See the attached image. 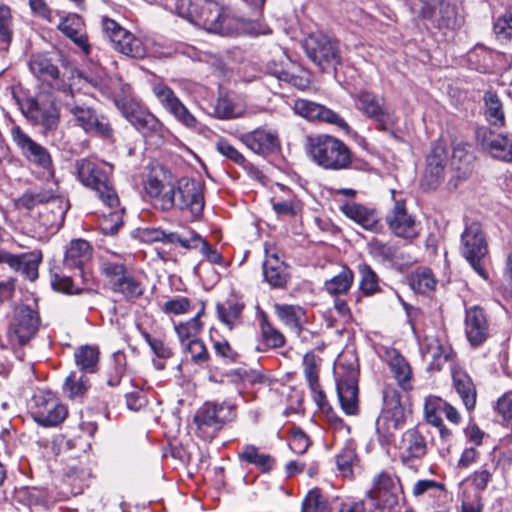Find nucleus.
I'll use <instances>...</instances> for the list:
<instances>
[{
  "label": "nucleus",
  "instance_id": "1",
  "mask_svg": "<svg viewBox=\"0 0 512 512\" xmlns=\"http://www.w3.org/2000/svg\"><path fill=\"white\" fill-rule=\"evenodd\" d=\"M59 88V103L72 116L75 126L80 127L87 134L103 139L113 137L114 130L109 119L91 107L82 92L73 90L70 84L60 85Z\"/></svg>",
  "mask_w": 512,
  "mask_h": 512
},
{
  "label": "nucleus",
  "instance_id": "2",
  "mask_svg": "<svg viewBox=\"0 0 512 512\" xmlns=\"http://www.w3.org/2000/svg\"><path fill=\"white\" fill-rule=\"evenodd\" d=\"M176 10L179 16L207 32L220 35L234 32V20L228 16L224 7L213 0H180Z\"/></svg>",
  "mask_w": 512,
  "mask_h": 512
},
{
  "label": "nucleus",
  "instance_id": "3",
  "mask_svg": "<svg viewBox=\"0 0 512 512\" xmlns=\"http://www.w3.org/2000/svg\"><path fill=\"white\" fill-rule=\"evenodd\" d=\"M307 154L318 166L339 171L348 169L352 164V152L340 139L320 134L307 138Z\"/></svg>",
  "mask_w": 512,
  "mask_h": 512
},
{
  "label": "nucleus",
  "instance_id": "4",
  "mask_svg": "<svg viewBox=\"0 0 512 512\" xmlns=\"http://www.w3.org/2000/svg\"><path fill=\"white\" fill-rule=\"evenodd\" d=\"M79 181L94 190L107 207L117 206L119 197L113 187L111 175L113 166L106 162L81 159L76 163Z\"/></svg>",
  "mask_w": 512,
  "mask_h": 512
},
{
  "label": "nucleus",
  "instance_id": "5",
  "mask_svg": "<svg viewBox=\"0 0 512 512\" xmlns=\"http://www.w3.org/2000/svg\"><path fill=\"white\" fill-rule=\"evenodd\" d=\"M307 57L322 72L335 71L342 63L340 43L337 39L323 33H312L303 41Z\"/></svg>",
  "mask_w": 512,
  "mask_h": 512
},
{
  "label": "nucleus",
  "instance_id": "6",
  "mask_svg": "<svg viewBox=\"0 0 512 512\" xmlns=\"http://www.w3.org/2000/svg\"><path fill=\"white\" fill-rule=\"evenodd\" d=\"M101 272L106 277L111 290L132 301L144 293V285L128 270L120 257L105 259L101 263Z\"/></svg>",
  "mask_w": 512,
  "mask_h": 512
},
{
  "label": "nucleus",
  "instance_id": "7",
  "mask_svg": "<svg viewBox=\"0 0 512 512\" xmlns=\"http://www.w3.org/2000/svg\"><path fill=\"white\" fill-rule=\"evenodd\" d=\"M336 389L342 410L347 415H357L359 412L358 379L359 368L357 360L339 361L334 370Z\"/></svg>",
  "mask_w": 512,
  "mask_h": 512
},
{
  "label": "nucleus",
  "instance_id": "8",
  "mask_svg": "<svg viewBox=\"0 0 512 512\" xmlns=\"http://www.w3.org/2000/svg\"><path fill=\"white\" fill-rule=\"evenodd\" d=\"M352 98L356 109L373 120L378 130L390 132L394 138H397L393 128L398 118L387 105L384 97L368 90H360Z\"/></svg>",
  "mask_w": 512,
  "mask_h": 512
},
{
  "label": "nucleus",
  "instance_id": "9",
  "mask_svg": "<svg viewBox=\"0 0 512 512\" xmlns=\"http://www.w3.org/2000/svg\"><path fill=\"white\" fill-rule=\"evenodd\" d=\"M235 416V407L232 404L227 402H206L198 409L194 416L197 435L204 440H211Z\"/></svg>",
  "mask_w": 512,
  "mask_h": 512
},
{
  "label": "nucleus",
  "instance_id": "10",
  "mask_svg": "<svg viewBox=\"0 0 512 512\" xmlns=\"http://www.w3.org/2000/svg\"><path fill=\"white\" fill-rule=\"evenodd\" d=\"M405 423V410L400 393L386 387L383 391V407L376 420V432L385 442H390L396 431Z\"/></svg>",
  "mask_w": 512,
  "mask_h": 512
},
{
  "label": "nucleus",
  "instance_id": "11",
  "mask_svg": "<svg viewBox=\"0 0 512 512\" xmlns=\"http://www.w3.org/2000/svg\"><path fill=\"white\" fill-rule=\"evenodd\" d=\"M460 253L480 277L488 279L482 262L488 253V243L480 223L473 222L466 226L461 235Z\"/></svg>",
  "mask_w": 512,
  "mask_h": 512
},
{
  "label": "nucleus",
  "instance_id": "12",
  "mask_svg": "<svg viewBox=\"0 0 512 512\" xmlns=\"http://www.w3.org/2000/svg\"><path fill=\"white\" fill-rule=\"evenodd\" d=\"M39 323L37 311L26 305L18 307L6 331L7 349L25 346L36 334Z\"/></svg>",
  "mask_w": 512,
  "mask_h": 512
},
{
  "label": "nucleus",
  "instance_id": "13",
  "mask_svg": "<svg viewBox=\"0 0 512 512\" xmlns=\"http://www.w3.org/2000/svg\"><path fill=\"white\" fill-rule=\"evenodd\" d=\"M398 485L399 479L394 474L382 470L372 477L365 496L376 509L390 511L398 503Z\"/></svg>",
  "mask_w": 512,
  "mask_h": 512
},
{
  "label": "nucleus",
  "instance_id": "14",
  "mask_svg": "<svg viewBox=\"0 0 512 512\" xmlns=\"http://www.w3.org/2000/svg\"><path fill=\"white\" fill-rule=\"evenodd\" d=\"M101 24L105 36L116 51L136 59H143L146 56L147 51L142 40L121 27L115 20L103 17Z\"/></svg>",
  "mask_w": 512,
  "mask_h": 512
},
{
  "label": "nucleus",
  "instance_id": "15",
  "mask_svg": "<svg viewBox=\"0 0 512 512\" xmlns=\"http://www.w3.org/2000/svg\"><path fill=\"white\" fill-rule=\"evenodd\" d=\"M11 137L22 156L28 162L48 171L52 175V157L46 147L34 141L20 126H13L11 128Z\"/></svg>",
  "mask_w": 512,
  "mask_h": 512
},
{
  "label": "nucleus",
  "instance_id": "16",
  "mask_svg": "<svg viewBox=\"0 0 512 512\" xmlns=\"http://www.w3.org/2000/svg\"><path fill=\"white\" fill-rule=\"evenodd\" d=\"M476 141L492 158L512 162V134L483 126L476 130Z\"/></svg>",
  "mask_w": 512,
  "mask_h": 512
},
{
  "label": "nucleus",
  "instance_id": "17",
  "mask_svg": "<svg viewBox=\"0 0 512 512\" xmlns=\"http://www.w3.org/2000/svg\"><path fill=\"white\" fill-rule=\"evenodd\" d=\"M174 202V208L188 211L193 218H198L202 215L204 209L201 185L193 179H179L176 182Z\"/></svg>",
  "mask_w": 512,
  "mask_h": 512
},
{
  "label": "nucleus",
  "instance_id": "18",
  "mask_svg": "<svg viewBox=\"0 0 512 512\" xmlns=\"http://www.w3.org/2000/svg\"><path fill=\"white\" fill-rule=\"evenodd\" d=\"M152 92L161 106L179 123L190 129L196 127V118L168 85L163 82H155L152 85Z\"/></svg>",
  "mask_w": 512,
  "mask_h": 512
},
{
  "label": "nucleus",
  "instance_id": "19",
  "mask_svg": "<svg viewBox=\"0 0 512 512\" xmlns=\"http://www.w3.org/2000/svg\"><path fill=\"white\" fill-rule=\"evenodd\" d=\"M34 420L45 427L56 426L67 416L66 407L51 392H41L34 396Z\"/></svg>",
  "mask_w": 512,
  "mask_h": 512
},
{
  "label": "nucleus",
  "instance_id": "20",
  "mask_svg": "<svg viewBox=\"0 0 512 512\" xmlns=\"http://www.w3.org/2000/svg\"><path fill=\"white\" fill-rule=\"evenodd\" d=\"M398 449L401 462L412 467L428 453V441L419 427L409 428L403 432Z\"/></svg>",
  "mask_w": 512,
  "mask_h": 512
},
{
  "label": "nucleus",
  "instance_id": "21",
  "mask_svg": "<svg viewBox=\"0 0 512 512\" xmlns=\"http://www.w3.org/2000/svg\"><path fill=\"white\" fill-rule=\"evenodd\" d=\"M117 108L123 116L144 136L157 135L162 131V123L137 103L117 100Z\"/></svg>",
  "mask_w": 512,
  "mask_h": 512
},
{
  "label": "nucleus",
  "instance_id": "22",
  "mask_svg": "<svg viewBox=\"0 0 512 512\" xmlns=\"http://www.w3.org/2000/svg\"><path fill=\"white\" fill-rule=\"evenodd\" d=\"M448 162V152L443 143H434L429 155L425 173L421 180L424 190L436 189L444 179V171Z\"/></svg>",
  "mask_w": 512,
  "mask_h": 512
},
{
  "label": "nucleus",
  "instance_id": "23",
  "mask_svg": "<svg viewBox=\"0 0 512 512\" xmlns=\"http://www.w3.org/2000/svg\"><path fill=\"white\" fill-rule=\"evenodd\" d=\"M386 223L398 237L412 239L418 235L415 218L407 212L404 200L394 199L393 207L386 215Z\"/></svg>",
  "mask_w": 512,
  "mask_h": 512
},
{
  "label": "nucleus",
  "instance_id": "24",
  "mask_svg": "<svg viewBox=\"0 0 512 512\" xmlns=\"http://www.w3.org/2000/svg\"><path fill=\"white\" fill-rule=\"evenodd\" d=\"M421 15L438 28H456L460 22L455 5L450 0H431L421 9Z\"/></svg>",
  "mask_w": 512,
  "mask_h": 512
},
{
  "label": "nucleus",
  "instance_id": "25",
  "mask_svg": "<svg viewBox=\"0 0 512 512\" xmlns=\"http://www.w3.org/2000/svg\"><path fill=\"white\" fill-rule=\"evenodd\" d=\"M293 109L296 114L309 121L333 124L345 131L349 129L347 122L343 118L333 110L319 103L307 99H297L294 102Z\"/></svg>",
  "mask_w": 512,
  "mask_h": 512
},
{
  "label": "nucleus",
  "instance_id": "26",
  "mask_svg": "<svg viewBox=\"0 0 512 512\" xmlns=\"http://www.w3.org/2000/svg\"><path fill=\"white\" fill-rule=\"evenodd\" d=\"M58 99L59 97L45 103L35 98H29L26 101L27 115L46 129H55L60 120V109L56 104L59 102Z\"/></svg>",
  "mask_w": 512,
  "mask_h": 512
},
{
  "label": "nucleus",
  "instance_id": "27",
  "mask_svg": "<svg viewBox=\"0 0 512 512\" xmlns=\"http://www.w3.org/2000/svg\"><path fill=\"white\" fill-rule=\"evenodd\" d=\"M465 334L473 347L480 346L489 337V322L486 313L479 306L466 310Z\"/></svg>",
  "mask_w": 512,
  "mask_h": 512
},
{
  "label": "nucleus",
  "instance_id": "28",
  "mask_svg": "<svg viewBox=\"0 0 512 512\" xmlns=\"http://www.w3.org/2000/svg\"><path fill=\"white\" fill-rule=\"evenodd\" d=\"M29 69L31 73L42 82L51 86V88L60 92V85L67 84L60 79V71L54 60L47 54H34L29 60Z\"/></svg>",
  "mask_w": 512,
  "mask_h": 512
},
{
  "label": "nucleus",
  "instance_id": "29",
  "mask_svg": "<svg viewBox=\"0 0 512 512\" xmlns=\"http://www.w3.org/2000/svg\"><path fill=\"white\" fill-rule=\"evenodd\" d=\"M424 361L431 371H440L449 360L452 349L445 341L434 336H425L421 345Z\"/></svg>",
  "mask_w": 512,
  "mask_h": 512
},
{
  "label": "nucleus",
  "instance_id": "30",
  "mask_svg": "<svg viewBox=\"0 0 512 512\" xmlns=\"http://www.w3.org/2000/svg\"><path fill=\"white\" fill-rule=\"evenodd\" d=\"M240 141L252 152L259 155L272 153L279 147L277 134L263 128H257L242 134Z\"/></svg>",
  "mask_w": 512,
  "mask_h": 512
},
{
  "label": "nucleus",
  "instance_id": "31",
  "mask_svg": "<svg viewBox=\"0 0 512 512\" xmlns=\"http://www.w3.org/2000/svg\"><path fill=\"white\" fill-rule=\"evenodd\" d=\"M341 212L366 230L378 232L381 229L378 212L356 202H347L340 207Z\"/></svg>",
  "mask_w": 512,
  "mask_h": 512
},
{
  "label": "nucleus",
  "instance_id": "32",
  "mask_svg": "<svg viewBox=\"0 0 512 512\" xmlns=\"http://www.w3.org/2000/svg\"><path fill=\"white\" fill-rule=\"evenodd\" d=\"M92 247L83 239H75L66 249L63 267L67 270H76L79 276L83 275L85 264L91 259Z\"/></svg>",
  "mask_w": 512,
  "mask_h": 512
},
{
  "label": "nucleus",
  "instance_id": "33",
  "mask_svg": "<svg viewBox=\"0 0 512 512\" xmlns=\"http://www.w3.org/2000/svg\"><path fill=\"white\" fill-rule=\"evenodd\" d=\"M57 28L70 38L85 54L90 53L88 37L84 31V22L77 14L62 17Z\"/></svg>",
  "mask_w": 512,
  "mask_h": 512
},
{
  "label": "nucleus",
  "instance_id": "34",
  "mask_svg": "<svg viewBox=\"0 0 512 512\" xmlns=\"http://www.w3.org/2000/svg\"><path fill=\"white\" fill-rule=\"evenodd\" d=\"M277 317L293 332L300 335L306 322V311L298 305L275 304Z\"/></svg>",
  "mask_w": 512,
  "mask_h": 512
},
{
  "label": "nucleus",
  "instance_id": "35",
  "mask_svg": "<svg viewBox=\"0 0 512 512\" xmlns=\"http://www.w3.org/2000/svg\"><path fill=\"white\" fill-rule=\"evenodd\" d=\"M238 458L241 462L254 465L262 473H269L275 466V459L270 454L260 451V448L246 444L238 453Z\"/></svg>",
  "mask_w": 512,
  "mask_h": 512
},
{
  "label": "nucleus",
  "instance_id": "36",
  "mask_svg": "<svg viewBox=\"0 0 512 512\" xmlns=\"http://www.w3.org/2000/svg\"><path fill=\"white\" fill-rule=\"evenodd\" d=\"M263 275L273 288H282L288 281L286 266L275 254L268 255L264 261Z\"/></svg>",
  "mask_w": 512,
  "mask_h": 512
},
{
  "label": "nucleus",
  "instance_id": "37",
  "mask_svg": "<svg viewBox=\"0 0 512 512\" xmlns=\"http://www.w3.org/2000/svg\"><path fill=\"white\" fill-rule=\"evenodd\" d=\"M185 232H167L159 227H147L139 230V238L145 243L161 242L163 244H185Z\"/></svg>",
  "mask_w": 512,
  "mask_h": 512
},
{
  "label": "nucleus",
  "instance_id": "38",
  "mask_svg": "<svg viewBox=\"0 0 512 512\" xmlns=\"http://www.w3.org/2000/svg\"><path fill=\"white\" fill-rule=\"evenodd\" d=\"M452 377L454 387L466 409H474L476 405V389L469 375L463 371H454Z\"/></svg>",
  "mask_w": 512,
  "mask_h": 512
},
{
  "label": "nucleus",
  "instance_id": "39",
  "mask_svg": "<svg viewBox=\"0 0 512 512\" xmlns=\"http://www.w3.org/2000/svg\"><path fill=\"white\" fill-rule=\"evenodd\" d=\"M42 261V252L35 250L29 253L16 255V266L12 267L16 272H20L30 281L38 278V267Z\"/></svg>",
  "mask_w": 512,
  "mask_h": 512
},
{
  "label": "nucleus",
  "instance_id": "40",
  "mask_svg": "<svg viewBox=\"0 0 512 512\" xmlns=\"http://www.w3.org/2000/svg\"><path fill=\"white\" fill-rule=\"evenodd\" d=\"M184 241L185 244L182 245L183 248L187 250L199 249L202 255L213 264L221 262L222 256L195 231H186Z\"/></svg>",
  "mask_w": 512,
  "mask_h": 512
},
{
  "label": "nucleus",
  "instance_id": "41",
  "mask_svg": "<svg viewBox=\"0 0 512 512\" xmlns=\"http://www.w3.org/2000/svg\"><path fill=\"white\" fill-rule=\"evenodd\" d=\"M483 100L486 120L493 126L503 127L505 125V111L498 95L488 91L485 93Z\"/></svg>",
  "mask_w": 512,
  "mask_h": 512
},
{
  "label": "nucleus",
  "instance_id": "42",
  "mask_svg": "<svg viewBox=\"0 0 512 512\" xmlns=\"http://www.w3.org/2000/svg\"><path fill=\"white\" fill-rule=\"evenodd\" d=\"M354 274L351 269L343 266L340 272L324 283L325 291L333 296L347 294L352 287Z\"/></svg>",
  "mask_w": 512,
  "mask_h": 512
},
{
  "label": "nucleus",
  "instance_id": "43",
  "mask_svg": "<svg viewBox=\"0 0 512 512\" xmlns=\"http://www.w3.org/2000/svg\"><path fill=\"white\" fill-rule=\"evenodd\" d=\"M173 182L171 174L163 167L154 168L148 174L144 188L147 195L151 198L152 196H159V193Z\"/></svg>",
  "mask_w": 512,
  "mask_h": 512
},
{
  "label": "nucleus",
  "instance_id": "44",
  "mask_svg": "<svg viewBox=\"0 0 512 512\" xmlns=\"http://www.w3.org/2000/svg\"><path fill=\"white\" fill-rule=\"evenodd\" d=\"M77 367L84 373H94L99 362V350L93 346H81L74 353Z\"/></svg>",
  "mask_w": 512,
  "mask_h": 512
},
{
  "label": "nucleus",
  "instance_id": "45",
  "mask_svg": "<svg viewBox=\"0 0 512 512\" xmlns=\"http://www.w3.org/2000/svg\"><path fill=\"white\" fill-rule=\"evenodd\" d=\"M389 366L399 386L405 391L412 389V374L408 362L398 355L391 359Z\"/></svg>",
  "mask_w": 512,
  "mask_h": 512
},
{
  "label": "nucleus",
  "instance_id": "46",
  "mask_svg": "<svg viewBox=\"0 0 512 512\" xmlns=\"http://www.w3.org/2000/svg\"><path fill=\"white\" fill-rule=\"evenodd\" d=\"M90 387L89 378L85 374L71 372L66 378L63 390L70 399L82 398Z\"/></svg>",
  "mask_w": 512,
  "mask_h": 512
},
{
  "label": "nucleus",
  "instance_id": "47",
  "mask_svg": "<svg viewBox=\"0 0 512 512\" xmlns=\"http://www.w3.org/2000/svg\"><path fill=\"white\" fill-rule=\"evenodd\" d=\"M357 461L355 445L349 441L336 456V465L343 477L353 476V466Z\"/></svg>",
  "mask_w": 512,
  "mask_h": 512
},
{
  "label": "nucleus",
  "instance_id": "48",
  "mask_svg": "<svg viewBox=\"0 0 512 512\" xmlns=\"http://www.w3.org/2000/svg\"><path fill=\"white\" fill-rule=\"evenodd\" d=\"M204 313L202 308L193 318L186 322H181L175 325V332L182 344L186 340L197 338L203 329V323L200 320L201 315Z\"/></svg>",
  "mask_w": 512,
  "mask_h": 512
},
{
  "label": "nucleus",
  "instance_id": "49",
  "mask_svg": "<svg viewBox=\"0 0 512 512\" xmlns=\"http://www.w3.org/2000/svg\"><path fill=\"white\" fill-rule=\"evenodd\" d=\"M437 280L432 271L428 268H422L415 271L410 277L411 288L421 294H427L436 287Z\"/></svg>",
  "mask_w": 512,
  "mask_h": 512
},
{
  "label": "nucleus",
  "instance_id": "50",
  "mask_svg": "<svg viewBox=\"0 0 512 512\" xmlns=\"http://www.w3.org/2000/svg\"><path fill=\"white\" fill-rule=\"evenodd\" d=\"M13 37V18L11 9L0 3V50H7Z\"/></svg>",
  "mask_w": 512,
  "mask_h": 512
},
{
  "label": "nucleus",
  "instance_id": "51",
  "mask_svg": "<svg viewBox=\"0 0 512 512\" xmlns=\"http://www.w3.org/2000/svg\"><path fill=\"white\" fill-rule=\"evenodd\" d=\"M243 305L235 301H227L224 304H217V312L220 320L232 329L240 321Z\"/></svg>",
  "mask_w": 512,
  "mask_h": 512
},
{
  "label": "nucleus",
  "instance_id": "52",
  "mask_svg": "<svg viewBox=\"0 0 512 512\" xmlns=\"http://www.w3.org/2000/svg\"><path fill=\"white\" fill-rule=\"evenodd\" d=\"M446 401L435 396L426 398L424 404V415L426 421L431 425H441L442 416L445 412Z\"/></svg>",
  "mask_w": 512,
  "mask_h": 512
},
{
  "label": "nucleus",
  "instance_id": "53",
  "mask_svg": "<svg viewBox=\"0 0 512 512\" xmlns=\"http://www.w3.org/2000/svg\"><path fill=\"white\" fill-rule=\"evenodd\" d=\"M108 208L111 209V211L107 214H103L100 229L105 235H114L123 224L124 208H120L119 204Z\"/></svg>",
  "mask_w": 512,
  "mask_h": 512
},
{
  "label": "nucleus",
  "instance_id": "54",
  "mask_svg": "<svg viewBox=\"0 0 512 512\" xmlns=\"http://www.w3.org/2000/svg\"><path fill=\"white\" fill-rule=\"evenodd\" d=\"M321 362V358L312 351L303 356V372L309 386L317 387Z\"/></svg>",
  "mask_w": 512,
  "mask_h": 512
},
{
  "label": "nucleus",
  "instance_id": "55",
  "mask_svg": "<svg viewBox=\"0 0 512 512\" xmlns=\"http://www.w3.org/2000/svg\"><path fill=\"white\" fill-rule=\"evenodd\" d=\"M360 274V289L365 295H372L379 289L378 276L375 271L367 264L358 266Z\"/></svg>",
  "mask_w": 512,
  "mask_h": 512
},
{
  "label": "nucleus",
  "instance_id": "56",
  "mask_svg": "<svg viewBox=\"0 0 512 512\" xmlns=\"http://www.w3.org/2000/svg\"><path fill=\"white\" fill-rule=\"evenodd\" d=\"M261 334L265 345L269 348H280L285 344L284 335L276 329L267 319L264 317L261 321Z\"/></svg>",
  "mask_w": 512,
  "mask_h": 512
},
{
  "label": "nucleus",
  "instance_id": "57",
  "mask_svg": "<svg viewBox=\"0 0 512 512\" xmlns=\"http://www.w3.org/2000/svg\"><path fill=\"white\" fill-rule=\"evenodd\" d=\"M185 351L190 355L191 360L197 365H203L210 359V355L205 344L197 338L191 339L186 344Z\"/></svg>",
  "mask_w": 512,
  "mask_h": 512
},
{
  "label": "nucleus",
  "instance_id": "58",
  "mask_svg": "<svg viewBox=\"0 0 512 512\" xmlns=\"http://www.w3.org/2000/svg\"><path fill=\"white\" fill-rule=\"evenodd\" d=\"M493 29L499 41L512 39V11H506L500 15L495 21Z\"/></svg>",
  "mask_w": 512,
  "mask_h": 512
},
{
  "label": "nucleus",
  "instance_id": "59",
  "mask_svg": "<svg viewBox=\"0 0 512 512\" xmlns=\"http://www.w3.org/2000/svg\"><path fill=\"white\" fill-rule=\"evenodd\" d=\"M327 503L319 489L308 492L302 503L301 512H325Z\"/></svg>",
  "mask_w": 512,
  "mask_h": 512
},
{
  "label": "nucleus",
  "instance_id": "60",
  "mask_svg": "<svg viewBox=\"0 0 512 512\" xmlns=\"http://www.w3.org/2000/svg\"><path fill=\"white\" fill-rule=\"evenodd\" d=\"M215 113L219 118L229 119L238 117L241 111L228 96H222L217 100Z\"/></svg>",
  "mask_w": 512,
  "mask_h": 512
},
{
  "label": "nucleus",
  "instance_id": "61",
  "mask_svg": "<svg viewBox=\"0 0 512 512\" xmlns=\"http://www.w3.org/2000/svg\"><path fill=\"white\" fill-rule=\"evenodd\" d=\"M191 309V302L186 297H176L167 300L162 305V311L168 315H182L189 312Z\"/></svg>",
  "mask_w": 512,
  "mask_h": 512
},
{
  "label": "nucleus",
  "instance_id": "62",
  "mask_svg": "<svg viewBox=\"0 0 512 512\" xmlns=\"http://www.w3.org/2000/svg\"><path fill=\"white\" fill-rule=\"evenodd\" d=\"M125 373V356L121 353L114 354V366L107 375V384L116 387L120 384Z\"/></svg>",
  "mask_w": 512,
  "mask_h": 512
},
{
  "label": "nucleus",
  "instance_id": "63",
  "mask_svg": "<svg viewBox=\"0 0 512 512\" xmlns=\"http://www.w3.org/2000/svg\"><path fill=\"white\" fill-rule=\"evenodd\" d=\"M470 145L464 142L456 143L453 147L452 161L457 169H461V165H469L473 160V155L470 151Z\"/></svg>",
  "mask_w": 512,
  "mask_h": 512
},
{
  "label": "nucleus",
  "instance_id": "64",
  "mask_svg": "<svg viewBox=\"0 0 512 512\" xmlns=\"http://www.w3.org/2000/svg\"><path fill=\"white\" fill-rule=\"evenodd\" d=\"M51 284L55 290L63 293L74 294L78 292V288L75 287L72 278L58 272L52 273Z\"/></svg>",
  "mask_w": 512,
  "mask_h": 512
}]
</instances>
